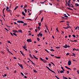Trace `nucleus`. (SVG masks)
I'll list each match as a JSON object with an SVG mask.
<instances>
[{
  "instance_id": "obj_58",
  "label": "nucleus",
  "mask_w": 79,
  "mask_h": 79,
  "mask_svg": "<svg viewBox=\"0 0 79 79\" xmlns=\"http://www.w3.org/2000/svg\"><path fill=\"white\" fill-rule=\"evenodd\" d=\"M4 76H5V77H6V76H7V75H6V74H4Z\"/></svg>"
},
{
  "instance_id": "obj_16",
  "label": "nucleus",
  "mask_w": 79,
  "mask_h": 79,
  "mask_svg": "<svg viewBox=\"0 0 79 79\" xmlns=\"http://www.w3.org/2000/svg\"><path fill=\"white\" fill-rule=\"evenodd\" d=\"M27 5H26V4L25 5V6H24V7H23V9H25V8H27Z\"/></svg>"
},
{
  "instance_id": "obj_14",
  "label": "nucleus",
  "mask_w": 79,
  "mask_h": 79,
  "mask_svg": "<svg viewBox=\"0 0 79 79\" xmlns=\"http://www.w3.org/2000/svg\"><path fill=\"white\" fill-rule=\"evenodd\" d=\"M42 61L44 63H46V62H47V61H46V60L45 59H43V60Z\"/></svg>"
},
{
  "instance_id": "obj_56",
  "label": "nucleus",
  "mask_w": 79,
  "mask_h": 79,
  "mask_svg": "<svg viewBox=\"0 0 79 79\" xmlns=\"http://www.w3.org/2000/svg\"><path fill=\"white\" fill-rule=\"evenodd\" d=\"M30 57L32 58V59H34V57H33L32 56Z\"/></svg>"
},
{
  "instance_id": "obj_35",
  "label": "nucleus",
  "mask_w": 79,
  "mask_h": 79,
  "mask_svg": "<svg viewBox=\"0 0 79 79\" xmlns=\"http://www.w3.org/2000/svg\"><path fill=\"white\" fill-rule=\"evenodd\" d=\"M20 73L23 76H24V74H23V73L21 72Z\"/></svg>"
},
{
  "instance_id": "obj_10",
  "label": "nucleus",
  "mask_w": 79,
  "mask_h": 79,
  "mask_svg": "<svg viewBox=\"0 0 79 79\" xmlns=\"http://www.w3.org/2000/svg\"><path fill=\"white\" fill-rule=\"evenodd\" d=\"M26 44H24V46H23V48H24V49H26Z\"/></svg>"
},
{
  "instance_id": "obj_19",
  "label": "nucleus",
  "mask_w": 79,
  "mask_h": 79,
  "mask_svg": "<svg viewBox=\"0 0 79 79\" xmlns=\"http://www.w3.org/2000/svg\"><path fill=\"white\" fill-rule=\"evenodd\" d=\"M33 71L34 73H37V72L36 71V70L35 69L33 70Z\"/></svg>"
},
{
  "instance_id": "obj_30",
  "label": "nucleus",
  "mask_w": 79,
  "mask_h": 79,
  "mask_svg": "<svg viewBox=\"0 0 79 79\" xmlns=\"http://www.w3.org/2000/svg\"><path fill=\"white\" fill-rule=\"evenodd\" d=\"M39 25V26H40L41 25V22H40V23H38Z\"/></svg>"
},
{
  "instance_id": "obj_39",
  "label": "nucleus",
  "mask_w": 79,
  "mask_h": 79,
  "mask_svg": "<svg viewBox=\"0 0 79 79\" xmlns=\"http://www.w3.org/2000/svg\"><path fill=\"white\" fill-rule=\"evenodd\" d=\"M40 33H39V34H38L37 35V36H38V37H39V35H40Z\"/></svg>"
},
{
  "instance_id": "obj_32",
  "label": "nucleus",
  "mask_w": 79,
  "mask_h": 79,
  "mask_svg": "<svg viewBox=\"0 0 79 79\" xmlns=\"http://www.w3.org/2000/svg\"><path fill=\"white\" fill-rule=\"evenodd\" d=\"M56 48H60V47L59 46H57L56 47Z\"/></svg>"
},
{
  "instance_id": "obj_26",
  "label": "nucleus",
  "mask_w": 79,
  "mask_h": 79,
  "mask_svg": "<svg viewBox=\"0 0 79 79\" xmlns=\"http://www.w3.org/2000/svg\"><path fill=\"white\" fill-rule=\"evenodd\" d=\"M13 34L14 35H15V36H16V37H17V35L15 33H13Z\"/></svg>"
},
{
  "instance_id": "obj_61",
  "label": "nucleus",
  "mask_w": 79,
  "mask_h": 79,
  "mask_svg": "<svg viewBox=\"0 0 79 79\" xmlns=\"http://www.w3.org/2000/svg\"><path fill=\"white\" fill-rule=\"evenodd\" d=\"M23 24H24L25 26H27V23H24Z\"/></svg>"
},
{
  "instance_id": "obj_9",
  "label": "nucleus",
  "mask_w": 79,
  "mask_h": 79,
  "mask_svg": "<svg viewBox=\"0 0 79 79\" xmlns=\"http://www.w3.org/2000/svg\"><path fill=\"white\" fill-rule=\"evenodd\" d=\"M22 13L24 16H26V14H25V13L24 12H22Z\"/></svg>"
},
{
  "instance_id": "obj_2",
  "label": "nucleus",
  "mask_w": 79,
  "mask_h": 79,
  "mask_svg": "<svg viewBox=\"0 0 79 79\" xmlns=\"http://www.w3.org/2000/svg\"><path fill=\"white\" fill-rule=\"evenodd\" d=\"M17 23H23V24H24V22H23L22 21H20V20H18L17 21Z\"/></svg>"
},
{
  "instance_id": "obj_54",
  "label": "nucleus",
  "mask_w": 79,
  "mask_h": 79,
  "mask_svg": "<svg viewBox=\"0 0 79 79\" xmlns=\"http://www.w3.org/2000/svg\"><path fill=\"white\" fill-rule=\"evenodd\" d=\"M51 56H54V55H52L51 54H50Z\"/></svg>"
},
{
  "instance_id": "obj_62",
  "label": "nucleus",
  "mask_w": 79,
  "mask_h": 79,
  "mask_svg": "<svg viewBox=\"0 0 79 79\" xmlns=\"http://www.w3.org/2000/svg\"><path fill=\"white\" fill-rule=\"evenodd\" d=\"M46 59L47 60H48V58H47V57H46Z\"/></svg>"
},
{
  "instance_id": "obj_43",
  "label": "nucleus",
  "mask_w": 79,
  "mask_h": 79,
  "mask_svg": "<svg viewBox=\"0 0 79 79\" xmlns=\"http://www.w3.org/2000/svg\"><path fill=\"white\" fill-rule=\"evenodd\" d=\"M48 65L50 66V67H51V64L49 63L48 64Z\"/></svg>"
},
{
  "instance_id": "obj_4",
  "label": "nucleus",
  "mask_w": 79,
  "mask_h": 79,
  "mask_svg": "<svg viewBox=\"0 0 79 79\" xmlns=\"http://www.w3.org/2000/svg\"><path fill=\"white\" fill-rule=\"evenodd\" d=\"M27 41L28 42H32V40H31V39H27Z\"/></svg>"
},
{
  "instance_id": "obj_52",
  "label": "nucleus",
  "mask_w": 79,
  "mask_h": 79,
  "mask_svg": "<svg viewBox=\"0 0 79 79\" xmlns=\"http://www.w3.org/2000/svg\"><path fill=\"white\" fill-rule=\"evenodd\" d=\"M8 43H9V44H11V42H10V41H8Z\"/></svg>"
},
{
  "instance_id": "obj_36",
  "label": "nucleus",
  "mask_w": 79,
  "mask_h": 79,
  "mask_svg": "<svg viewBox=\"0 0 79 79\" xmlns=\"http://www.w3.org/2000/svg\"><path fill=\"white\" fill-rule=\"evenodd\" d=\"M56 30V31H57V32H59V31H58V27H57Z\"/></svg>"
},
{
  "instance_id": "obj_50",
  "label": "nucleus",
  "mask_w": 79,
  "mask_h": 79,
  "mask_svg": "<svg viewBox=\"0 0 79 79\" xmlns=\"http://www.w3.org/2000/svg\"><path fill=\"white\" fill-rule=\"evenodd\" d=\"M40 60H41L42 61L43 60V59H42V58L40 57Z\"/></svg>"
},
{
  "instance_id": "obj_22",
  "label": "nucleus",
  "mask_w": 79,
  "mask_h": 79,
  "mask_svg": "<svg viewBox=\"0 0 79 79\" xmlns=\"http://www.w3.org/2000/svg\"><path fill=\"white\" fill-rule=\"evenodd\" d=\"M65 46H66V47L63 46V47H64V48H67L68 46L67 45V44H65Z\"/></svg>"
},
{
  "instance_id": "obj_28",
  "label": "nucleus",
  "mask_w": 79,
  "mask_h": 79,
  "mask_svg": "<svg viewBox=\"0 0 79 79\" xmlns=\"http://www.w3.org/2000/svg\"><path fill=\"white\" fill-rule=\"evenodd\" d=\"M40 35L42 37V34H41V33H40Z\"/></svg>"
},
{
  "instance_id": "obj_42",
  "label": "nucleus",
  "mask_w": 79,
  "mask_h": 79,
  "mask_svg": "<svg viewBox=\"0 0 79 79\" xmlns=\"http://www.w3.org/2000/svg\"><path fill=\"white\" fill-rule=\"evenodd\" d=\"M63 22H64V20L60 21V23H62Z\"/></svg>"
},
{
  "instance_id": "obj_7",
  "label": "nucleus",
  "mask_w": 79,
  "mask_h": 79,
  "mask_svg": "<svg viewBox=\"0 0 79 79\" xmlns=\"http://www.w3.org/2000/svg\"><path fill=\"white\" fill-rule=\"evenodd\" d=\"M13 32H14V33H16V32H17V33H18V31L16 30H13Z\"/></svg>"
},
{
  "instance_id": "obj_21",
  "label": "nucleus",
  "mask_w": 79,
  "mask_h": 79,
  "mask_svg": "<svg viewBox=\"0 0 79 79\" xmlns=\"http://www.w3.org/2000/svg\"><path fill=\"white\" fill-rule=\"evenodd\" d=\"M31 63H32V64H33L34 66H35V64H34V63L33 61H32Z\"/></svg>"
},
{
  "instance_id": "obj_29",
  "label": "nucleus",
  "mask_w": 79,
  "mask_h": 79,
  "mask_svg": "<svg viewBox=\"0 0 79 79\" xmlns=\"http://www.w3.org/2000/svg\"><path fill=\"white\" fill-rule=\"evenodd\" d=\"M64 73V71H63V70H61V72H60V73H61V74H62V73Z\"/></svg>"
},
{
  "instance_id": "obj_40",
  "label": "nucleus",
  "mask_w": 79,
  "mask_h": 79,
  "mask_svg": "<svg viewBox=\"0 0 79 79\" xmlns=\"http://www.w3.org/2000/svg\"><path fill=\"white\" fill-rule=\"evenodd\" d=\"M4 29H5V30L7 31H9V30H8V29H7L6 28H5Z\"/></svg>"
},
{
  "instance_id": "obj_13",
  "label": "nucleus",
  "mask_w": 79,
  "mask_h": 79,
  "mask_svg": "<svg viewBox=\"0 0 79 79\" xmlns=\"http://www.w3.org/2000/svg\"><path fill=\"white\" fill-rule=\"evenodd\" d=\"M72 53L73 54V55H72L71 56H74V57H75V56H76V54H74V53Z\"/></svg>"
},
{
  "instance_id": "obj_59",
  "label": "nucleus",
  "mask_w": 79,
  "mask_h": 79,
  "mask_svg": "<svg viewBox=\"0 0 79 79\" xmlns=\"http://www.w3.org/2000/svg\"><path fill=\"white\" fill-rule=\"evenodd\" d=\"M65 2H66V4H68V2H67V0H66Z\"/></svg>"
},
{
  "instance_id": "obj_46",
  "label": "nucleus",
  "mask_w": 79,
  "mask_h": 79,
  "mask_svg": "<svg viewBox=\"0 0 79 79\" xmlns=\"http://www.w3.org/2000/svg\"><path fill=\"white\" fill-rule=\"evenodd\" d=\"M50 50H51V51H53V52H55V50H54L53 49H51Z\"/></svg>"
},
{
  "instance_id": "obj_48",
  "label": "nucleus",
  "mask_w": 79,
  "mask_h": 79,
  "mask_svg": "<svg viewBox=\"0 0 79 79\" xmlns=\"http://www.w3.org/2000/svg\"><path fill=\"white\" fill-rule=\"evenodd\" d=\"M66 55L67 56H68V55H69V53H67L66 54Z\"/></svg>"
},
{
  "instance_id": "obj_41",
  "label": "nucleus",
  "mask_w": 79,
  "mask_h": 79,
  "mask_svg": "<svg viewBox=\"0 0 79 79\" xmlns=\"http://www.w3.org/2000/svg\"><path fill=\"white\" fill-rule=\"evenodd\" d=\"M77 28H78V27H76L75 28V30H77Z\"/></svg>"
},
{
  "instance_id": "obj_27",
  "label": "nucleus",
  "mask_w": 79,
  "mask_h": 79,
  "mask_svg": "<svg viewBox=\"0 0 79 79\" xmlns=\"http://www.w3.org/2000/svg\"><path fill=\"white\" fill-rule=\"evenodd\" d=\"M44 50H45V51L46 52H47L48 53H49V52H48V51L46 49H44Z\"/></svg>"
},
{
  "instance_id": "obj_47",
  "label": "nucleus",
  "mask_w": 79,
  "mask_h": 79,
  "mask_svg": "<svg viewBox=\"0 0 79 79\" xmlns=\"http://www.w3.org/2000/svg\"><path fill=\"white\" fill-rule=\"evenodd\" d=\"M46 30H48V27L47 26H46Z\"/></svg>"
},
{
  "instance_id": "obj_12",
  "label": "nucleus",
  "mask_w": 79,
  "mask_h": 79,
  "mask_svg": "<svg viewBox=\"0 0 79 79\" xmlns=\"http://www.w3.org/2000/svg\"><path fill=\"white\" fill-rule=\"evenodd\" d=\"M79 6V5L77 3H76L75 4V7H77V6Z\"/></svg>"
},
{
  "instance_id": "obj_23",
  "label": "nucleus",
  "mask_w": 79,
  "mask_h": 79,
  "mask_svg": "<svg viewBox=\"0 0 79 79\" xmlns=\"http://www.w3.org/2000/svg\"><path fill=\"white\" fill-rule=\"evenodd\" d=\"M55 57H56V58H58V59H60L61 58V57H57L56 56H55Z\"/></svg>"
},
{
  "instance_id": "obj_63",
  "label": "nucleus",
  "mask_w": 79,
  "mask_h": 79,
  "mask_svg": "<svg viewBox=\"0 0 79 79\" xmlns=\"http://www.w3.org/2000/svg\"><path fill=\"white\" fill-rule=\"evenodd\" d=\"M65 18H68V16H67L66 15H65Z\"/></svg>"
},
{
  "instance_id": "obj_17",
  "label": "nucleus",
  "mask_w": 79,
  "mask_h": 79,
  "mask_svg": "<svg viewBox=\"0 0 79 79\" xmlns=\"http://www.w3.org/2000/svg\"><path fill=\"white\" fill-rule=\"evenodd\" d=\"M67 8L68 10H72V11H73V9H71V8H69L68 7H67Z\"/></svg>"
},
{
  "instance_id": "obj_44",
  "label": "nucleus",
  "mask_w": 79,
  "mask_h": 79,
  "mask_svg": "<svg viewBox=\"0 0 79 79\" xmlns=\"http://www.w3.org/2000/svg\"><path fill=\"white\" fill-rule=\"evenodd\" d=\"M27 20H29L30 21H32V19H27Z\"/></svg>"
},
{
  "instance_id": "obj_37",
  "label": "nucleus",
  "mask_w": 79,
  "mask_h": 79,
  "mask_svg": "<svg viewBox=\"0 0 79 79\" xmlns=\"http://www.w3.org/2000/svg\"><path fill=\"white\" fill-rule=\"evenodd\" d=\"M72 36H73V37H74V38H75V37H76V36H75V35H73Z\"/></svg>"
},
{
  "instance_id": "obj_34",
  "label": "nucleus",
  "mask_w": 79,
  "mask_h": 79,
  "mask_svg": "<svg viewBox=\"0 0 79 79\" xmlns=\"http://www.w3.org/2000/svg\"><path fill=\"white\" fill-rule=\"evenodd\" d=\"M24 11H25V13H27V9H24Z\"/></svg>"
},
{
  "instance_id": "obj_31",
  "label": "nucleus",
  "mask_w": 79,
  "mask_h": 79,
  "mask_svg": "<svg viewBox=\"0 0 79 79\" xmlns=\"http://www.w3.org/2000/svg\"><path fill=\"white\" fill-rule=\"evenodd\" d=\"M45 3V2L44 1L43 2H40V3L41 4H43V3Z\"/></svg>"
},
{
  "instance_id": "obj_51",
  "label": "nucleus",
  "mask_w": 79,
  "mask_h": 79,
  "mask_svg": "<svg viewBox=\"0 0 79 79\" xmlns=\"http://www.w3.org/2000/svg\"><path fill=\"white\" fill-rule=\"evenodd\" d=\"M14 58L15 60H17V59H16V57H14Z\"/></svg>"
},
{
  "instance_id": "obj_18",
  "label": "nucleus",
  "mask_w": 79,
  "mask_h": 79,
  "mask_svg": "<svg viewBox=\"0 0 79 79\" xmlns=\"http://www.w3.org/2000/svg\"><path fill=\"white\" fill-rule=\"evenodd\" d=\"M63 78L64 79H68L66 77H65L64 76H63Z\"/></svg>"
},
{
  "instance_id": "obj_11",
  "label": "nucleus",
  "mask_w": 79,
  "mask_h": 79,
  "mask_svg": "<svg viewBox=\"0 0 79 79\" xmlns=\"http://www.w3.org/2000/svg\"><path fill=\"white\" fill-rule=\"evenodd\" d=\"M20 52H21V54L23 55V56H24V54L23 53V52L21 51H20Z\"/></svg>"
},
{
  "instance_id": "obj_3",
  "label": "nucleus",
  "mask_w": 79,
  "mask_h": 79,
  "mask_svg": "<svg viewBox=\"0 0 79 79\" xmlns=\"http://www.w3.org/2000/svg\"><path fill=\"white\" fill-rule=\"evenodd\" d=\"M18 64L19 66H20L21 68L22 69H24V68H23V65L22 64H20L19 63H18Z\"/></svg>"
},
{
  "instance_id": "obj_38",
  "label": "nucleus",
  "mask_w": 79,
  "mask_h": 79,
  "mask_svg": "<svg viewBox=\"0 0 79 79\" xmlns=\"http://www.w3.org/2000/svg\"><path fill=\"white\" fill-rule=\"evenodd\" d=\"M37 39L38 41H39V40H40V39H39V38H37Z\"/></svg>"
},
{
  "instance_id": "obj_15",
  "label": "nucleus",
  "mask_w": 79,
  "mask_h": 79,
  "mask_svg": "<svg viewBox=\"0 0 79 79\" xmlns=\"http://www.w3.org/2000/svg\"><path fill=\"white\" fill-rule=\"evenodd\" d=\"M33 56L34 58H35V59H36V60H38V58H37V57H36L35 56V55H33Z\"/></svg>"
},
{
  "instance_id": "obj_8",
  "label": "nucleus",
  "mask_w": 79,
  "mask_h": 79,
  "mask_svg": "<svg viewBox=\"0 0 79 79\" xmlns=\"http://www.w3.org/2000/svg\"><path fill=\"white\" fill-rule=\"evenodd\" d=\"M18 31L19 32H21V33L23 32V31H22V30H18Z\"/></svg>"
},
{
  "instance_id": "obj_20",
  "label": "nucleus",
  "mask_w": 79,
  "mask_h": 79,
  "mask_svg": "<svg viewBox=\"0 0 79 79\" xmlns=\"http://www.w3.org/2000/svg\"><path fill=\"white\" fill-rule=\"evenodd\" d=\"M70 7H71L72 8H73V4H70Z\"/></svg>"
},
{
  "instance_id": "obj_6",
  "label": "nucleus",
  "mask_w": 79,
  "mask_h": 79,
  "mask_svg": "<svg viewBox=\"0 0 79 79\" xmlns=\"http://www.w3.org/2000/svg\"><path fill=\"white\" fill-rule=\"evenodd\" d=\"M68 64L69 66H70L71 64V61L70 60H69L68 62Z\"/></svg>"
},
{
  "instance_id": "obj_64",
  "label": "nucleus",
  "mask_w": 79,
  "mask_h": 79,
  "mask_svg": "<svg viewBox=\"0 0 79 79\" xmlns=\"http://www.w3.org/2000/svg\"><path fill=\"white\" fill-rule=\"evenodd\" d=\"M67 69H69V70H71V69L70 68H69L68 67Z\"/></svg>"
},
{
  "instance_id": "obj_49",
  "label": "nucleus",
  "mask_w": 79,
  "mask_h": 79,
  "mask_svg": "<svg viewBox=\"0 0 79 79\" xmlns=\"http://www.w3.org/2000/svg\"><path fill=\"white\" fill-rule=\"evenodd\" d=\"M66 73L67 74H69V71H68L66 72Z\"/></svg>"
},
{
  "instance_id": "obj_57",
  "label": "nucleus",
  "mask_w": 79,
  "mask_h": 79,
  "mask_svg": "<svg viewBox=\"0 0 79 79\" xmlns=\"http://www.w3.org/2000/svg\"><path fill=\"white\" fill-rule=\"evenodd\" d=\"M24 78H25V79H27V77L26 76H24Z\"/></svg>"
},
{
  "instance_id": "obj_33",
  "label": "nucleus",
  "mask_w": 79,
  "mask_h": 79,
  "mask_svg": "<svg viewBox=\"0 0 79 79\" xmlns=\"http://www.w3.org/2000/svg\"><path fill=\"white\" fill-rule=\"evenodd\" d=\"M10 34L11 35H12V36H14V35H13V33H12L10 32Z\"/></svg>"
},
{
  "instance_id": "obj_60",
  "label": "nucleus",
  "mask_w": 79,
  "mask_h": 79,
  "mask_svg": "<svg viewBox=\"0 0 79 79\" xmlns=\"http://www.w3.org/2000/svg\"><path fill=\"white\" fill-rule=\"evenodd\" d=\"M77 73L79 75V70H77Z\"/></svg>"
},
{
  "instance_id": "obj_5",
  "label": "nucleus",
  "mask_w": 79,
  "mask_h": 79,
  "mask_svg": "<svg viewBox=\"0 0 79 79\" xmlns=\"http://www.w3.org/2000/svg\"><path fill=\"white\" fill-rule=\"evenodd\" d=\"M6 11H9V12H10V10L9 9V7H6Z\"/></svg>"
},
{
  "instance_id": "obj_55",
  "label": "nucleus",
  "mask_w": 79,
  "mask_h": 79,
  "mask_svg": "<svg viewBox=\"0 0 79 79\" xmlns=\"http://www.w3.org/2000/svg\"><path fill=\"white\" fill-rule=\"evenodd\" d=\"M30 57L32 58V59H34V57H33L32 56Z\"/></svg>"
},
{
  "instance_id": "obj_1",
  "label": "nucleus",
  "mask_w": 79,
  "mask_h": 79,
  "mask_svg": "<svg viewBox=\"0 0 79 79\" xmlns=\"http://www.w3.org/2000/svg\"><path fill=\"white\" fill-rule=\"evenodd\" d=\"M46 68H47V69H48V70L50 71H51V72H52V73H54V74H56V73H55V72L53 70H51V69H50V68L48 67L47 66H46Z\"/></svg>"
},
{
  "instance_id": "obj_53",
  "label": "nucleus",
  "mask_w": 79,
  "mask_h": 79,
  "mask_svg": "<svg viewBox=\"0 0 79 79\" xmlns=\"http://www.w3.org/2000/svg\"><path fill=\"white\" fill-rule=\"evenodd\" d=\"M35 31L36 32H37V29H35Z\"/></svg>"
},
{
  "instance_id": "obj_24",
  "label": "nucleus",
  "mask_w": 79,
  "mask_h": 79,
  "mask_svg": "<svg viewBox=\"0 0 79 79\" xmlns=\"http://www.w3.org/2000/svg\"><path fill=\"white\" fill-rule=\"evenodd\" d=\"M41 13H42V10L40 11V13L38 14V15H40Z\"/></svg>"
},
{
  "instance_id": "obj_25",
  "label": "nucleus",
  "mask_w": 79,
  "mask_h": 79,
  "mask_svg": "<svg viewBox=\"0 0 79 79\" xmlns=\"http://www.w3.org/2000/svg\"><path fill=\"white\" fill-rule=\"evenodd\" d=\"M43 19H44V17H43L41 19V22H42V21H43Z\"/></svg>"
},
{
  "instance_id": "obj_45",
  "label": "nucleus",
  "mask_w": 79,
  "mask_h": 79,
  "mask_svg": "<svg viewBox=\"0 0 79 79\" xmlns=\"http://www.w3.org/2000/svg\"><path fill=\"white\" fill-rule=\"evenodd\" d=\"M18 8V6H16L15 7V9H17Z\"/></svg>"
}]
</instances>
